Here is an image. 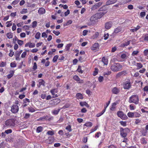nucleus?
Returning <instances> with one entry per match:
<instances>
[{
    "instance_id": "obj_24",
    "label": "nucleus",
    "mask_w": 148,
    "mask_h": 148,
    "mask_svg": "<svg viewBox=\"0 0 148 148\" xmlns=\"http://www.w3.org/2000/svg\"><path fill=\"white\" fill-rule=\"evenodd\" d=\"M140 27L138 25L134 29H131L130 31L132 32H136L140 29Z\"/></svg>"
},
{
    "instance_id": "obj_61",
    "label": "nucleus",
    "mask_w": 148,
    "mask_h": 148,
    "mask_svg": "<svg viewBox=\"0 0 148 148\" xmlns=\"http://www.w3.org/2000/svg\"><path fill=\"white\" fill-rule=\"evenodd\" d=\"M10 65L11 67H14L16 66V64L14 62H11Z\"/></svg>"
},
{
    "instance_id": "obj_64",
    "label": "nucleus",
    "mask_w": 148,
    "mask_h": 148,
    "mask_svg": "<svg viewBox=\"0 0 148 148\" xmlns=\"http://www.w3.org/2000/svg\"><path fill=\"white\" fill-rule=\"evenodd\" d=\"M144 55L145 56H147L148 55V49L145 50L143 52Z\"/></svg>"
},
{
    "instance_id": "obj_46",
    "label": "nucleus",
    "mask_w": 148,
    "mask_h": 148,
    "mask_svg": "<svg viewBox=\"0 0 148 148\" xmlns=\"http://www.w3.org/2000/svg\"><path fill=\"white\" fill-rule=\"evenodd\" d=\"M29 112H33L35 111V109L32 107H30L28 108Z\"/></svg>"
},
{
    "instance_id": "obj_43",
    "label": "nucleus",
    "mask_w": 148,
    "mask_h": 148,
    "mask_svg": "<svg viewBox=\"0 0 148 148\" xmlns=\"http://www.w3.org/2000/svg\"><path fill=\"white\" fill-rule=\"evenodd\" d=\"M72 46V44L70 43L67 44L66 46L65 49L66 51L69 50L70 49V47Z\"/></svg>"
},
{
    "instance_id": "obj_20",
    "label": "nucleus",
    "mask_w": 148,
    "mask_h": 148,
    "mask_svg": "<svg viewBox=\"0 0 148 148\" xmlns=\"http://www.w3.org/2000/svg\"><path fill=\"white\" fill-rule=\"evenodd\" d=\"M76 97L78 99H82L83 97L82 94L80 93H77L76 95Z\"/></svg>"
},
{
    "instance_id": "obj_33",
    "label": "nucleus",
    "mask_w": 148,
    "mask_h": 148,
    "mask_svg": "<svg viewBox=\"0 0 148 148\" xmlns=\"http://www.w3.org/2000/svg\"><path fill=\"white\" fill-rule=\"evenodd\" d=\"M140 142L142 144H145L147 143V141L144 138H142L140 139Z\"/></svg>"
},
{
    "instance_id": "obj_2",
    "label": "nucleus",
    "mask_w": 148,
    "mask_h": 148,
    "mask_svg": "<svg viewBox=\"0 0 148 148\" xmlns=\"http://www.w3.org/2000/svg\"><path fill=\"white\" fill-rule=\"evenodd\" d=\"M110 68L112 71L116 72L122 68V66L119 63H114L112 65Z\"/></svg>"
},
{
    "instance_id": "obj_50",
    "label": "nucleus",
    "mask_w": 148,
    "mask_h": 148,
    "mask_svg": "<svg viewBox=\"0 0 148 148\" xmlns=\"http://www.w3.org/2000/svg\"><path fill=\"white\" fill-rule=\"evenodd\" d=\"M27 12V9H23L21 11V13L22 14H24Z\"/></svg>"
},
{
    "instance_id": "obj_49",
    "label": "nucleus",
    "mask_w": 148,
    "mask_h": 148,
    "mask_svg": "<svg viewBox=\"0 0 148 148\" xmlns=\"http://www.w3.org/2000/svg\"><path fill=\"white\" fill-rule=\"evenodd\" d=\"M58 58V56H55L54 57L53 59V61L54 62H56Z\"/></svg>"
},
{
    "instance_id": "obj_15",
    "label": "nucleus",
    "mask_w": 148,
    "mask_h": 148,
    "mask_svg": "<svg viewBox=\"0 0 148 148\" xmlns=\"http://www.w3.org/2000/svg\"><path fill=\"white\" fill-rule=\"evenodd\" d=\"M45 10L43 8H39L38 10V13L40 14H43L45 13Z\"/></svg>"
},
{
    "instance_id": "obj_45",
    "label": "nucleus",
    "mask_w": 148,
    "mask_h": 148,
    "mask_svg": "<svg viewBox=\"0 0 148 148\" xmlns=\"http://www.w3.org/2000/svg\"><path fill=\"white\" fill-rule=\"evenodd\" d=\"M139 53V51L138 50L132 52V55L133 56L136 55Z\"/></svg>"
},
{
    "instance_id": "obj_59",
    "label": "nucleus",
    "mask_w": 148,
    "mask_h": 148,
    "mask_svg": "<svg viewBox=\"0 0 148 148\" xmlns=\"http://www.w3.org/2000/svg\"><path fill=\"white\" fill-rule=\"evenodd\" d=\"M146 13L145 12H141L140 13V15L141 17H144Z\"/></svg>"
},
{
    "instance_id": "obj_26",
    "label": "nucleus",
    "mask_w": 148,
    "mask_h": 148,
    "mask_svg": "<svg viewBox=\"0 0 148 148\" xmlns=\"http://www.w3.org/2000/svg\"><path fill=\"white\" fill-rule=\"evenodd\" d=\"M60 110V109H58L56 110H55L52 111V113L54 115H56L58 114Z\"/></svg>"
},
{
    "instance_id": "obj_4",
    "label": "nucleus",
    "mask_w": 148,
    "mask_h": 148,
    "mask_svg": "<svg viewBox=\"0 0 148 148\" xmlns=\"http://www.w3.org/2000/svg\"><path fill=\"white\" fill-rule=\"evenodd\" d=\"M5 125L9 127H13L15 124L14 119H9L6 120L5 123Z\"/></svg>"
},
{
    "instance_id": "obj_62",
    "label": "nucleus",
    "mask_w": 148,
    "mask_h": 148,
    "mask_svg": "<svg viewBox=\"0 0 148 148\" xmlns=\"http://www.w3.org/2000/svg\"><path fill=\"white\" fill-rule=\"evenodd\" d=\"M53 33L55 34L56 36H58L60 34V32H59L56 31L55 30H53Z\"/></svg>"
},
{
    "instance_id": "obj_52",
    "label": "nucleus",
    "mask_w": 148,
    "mask_h": 148,
    "mask_svg": "<svg viewBox=\"0 0 148 148\" xmlns=\"http://www.w3.org/2000/svg\"><path fill=\"white\" fill-rule=\"evenodd\" d=\"M72 21L71 20H69L65 24H64V26L68 25H69L71 24L72 23Z\"/></svg>"
},
{
    "instance_id": "obj_34",
    "label": "nucleus",
    "mask_w": 148,
    "mask_h": 148,
    "mask_svg": "<svg viewBox=\"0 0 148 148\" xmlns=\"http://www.w3.org/2000/svg\"><path fill=\"white\" fill-rule=\"evenodd\" d=\"M6 36L9 39H10L12 37V34L11 32L7 33L6 34Z\"/></svg>"
},
{
    "instance_id": "obj_17",
    "label": "nucleus",
    "mask_w": 148,
    "mask_h": 148,
    "mask_svg": "<svg viewBox=\"0 0 148 148\" xmlns=\"http://www.w3.org/2000/svg\"><path fill=\"white\" fill-rule=\"evenodd\" d=\"M112 22H109L105 24V27L106 29H110L112 26Z\"/></svg>"
},
{
    "instance_id": "obj_13",
    "label": "nucleus",
    "mask_w": 148,
    "mask_h": 148,
    "mask_svg": "<svg viewBox=\"0 0 148 148\" xmlns=\"http://www.w3.org/2000/svg\"><path fill=\"white\" fill-rule=\"evenodd\" d=\"M99 11H103L101 12L102 13H105V14L107 12V9L105 7V6H103L100 8L99 10Z\"/></svg>"
},
{
    "instance_id": "obj_40",
    "label": "nucleus",
    "mask_w": 148,
    "mask_h": 148,
    "mask_svg": "<svg viewBox=\"0 0 148 148\" xmlns=\"http://www.w3.org/2000/svg\"><path fill=\"white\" fill-rule=\"evenodd\" d=\"M105 110H103L100 112L99 113L97 114L96 116L97 117H99L102 115L105 112Z\"/></svg>"
},
{
    "instance_id": "obj_51",
    "label": "nucleus",
    "mask_w": 148,
    "mask_h": 148,
    "mask_svg": "<svg viewBox=\"0 0 148 148\" xmlns=\"http://www.w3.org/2000/svg\"><path fill=\"white\" fill-rule=\"evenodd\" d=\"M47 134L49 135H53L54 134V133L53 131H49L47 133Z\"/></svg>"
},
{
    "instance_id": "obj_53",
    "label": "nucleus",
    "mask_w": 148,
    "mask_h": 148,
    "mask_svg": "<svg viewBox=\"0 0 148 148\" xmlns=\"http://www.w3.org/2000/svg\"><path fill=\"white\" fill-rule=\"evenodd\" d=\"M120 123L123 126H125L126 125V123L125 121H121L120 122Z\"/></svg>"
},
{
    "instance_id": "obj_6",
    "label": "nucleus",
    "mask_w": 148,
    "mask_h": 148,
    "mask_svg": "<svg viewBox=\"0 0 148 148\" xmlns=\"http://www.w3.org/2000/svg\"><path fill=\"white\" fill-rule=\"evenodd\" d=\"M18 110V106L17 105H13L11 107V111L13 113L17 112Z\"/></svg>"
},
{
    "instance_id": "obj_22",
    "label": "nucleus",
    "mask_w": 148,
    "mask_h": 148,
    "mask_svg": "<svg viewBox=\"0 0 148 148\" xmlns=\"http://www.w3.org/2000/svg\"><path fill=\"white\" fill-rule=\"evenodd\" d=\"M102 61L105 65H107L108 64V59L105 57L102 58Z\"/></svg>"
},
{
    "instance_id": "obj_56",
    "label": "nucleus",
    "mask_w": 148,
    "mask_h": 148,
    "mask_svg": "<svg viewBox=\"0 0 148 148\" xmlns=\"http://www.w3.org/2000/svg\"><path fill=\"white\" fill-rule=\"evenodd\" d=\"M103 76H100L98 78V80L100 82H101L103 81Z\"/></svg>"
},
{
    "instance_id": "obj_9",
    "label": "nucleus",
    "mask_w": 148,
    "mask_h": 148,
    "mask_svg": "<svg viewBox=\"0 0 148 148\" xmlns=\"http://www.w3.org/2000/svg\"><path fill=\"white\" fill-rule=\"evenodd\" d=\"M131 86V84L129 81H126L124 84L123 88L125 89H128Z\"/></svg>"
},
{
    "instance_id": "obj_7",
    "label": "nucleus",
    "mask_w": 148,
    "mask_h": 148,
    "mask_svg": "<svg viewBox=\"0 0 148 148\" xmlns=\"http://www.w3.org/2000/svg\"><path fill=\"white\" fill-rule=\"evenodd\" d=\"M58 92V90L56 88L50 90V92L53 95L52 98H56L58 97V95L55 94V93H57Z\"/></svg>"
},
{
    "instance_id": "obj_12",
    "label": "nucleus",
    "mask_w": 148,
    "mask_h": 148,
    "mask_svg": "<svg viewBox=\"0 0 148 148\" xmlns=\"http://www.w3.org/2000/svg\"><path fill=\"white\" fill-rule=\"evenodd\" d=\"M112 92L114 94H117L119 92L120 90L118 88L115 87L112 89Z\"/></svg>"
},
{
    "instance_id": "obj_47",
    "label": "nucleus",
    "mask_w": 148,
    "mask_h": 148,
    "mask_svg": "<svg viewBox=\"0 0 148 148\" xmlns=\"http://www.w3.org/2000/svg\"><path fill=\"white\" fill-rule=\"evenodd\" d=\"M17 42L19 45L21 46L23 44V41L21 40H17Z\"/></svg>"
},
{
    "instance_id": "obj_58",
    "label": "nucleus",
    "mask_w": 148,
    "mask_h": 148,
    "mask_svg": "<svg viewBox=\"0 0 148 148\" xmlns=\"http://www.w3.org/2000/svg\"><path fill=\"white\" fill-rule=\"evenodd\" d=\"M98 8L97 5L95 4L94 5L92 6V7L91 8L92 10H95L96 9Z\"/></svg>"
},
{
    "instance_id": "obj_3",
    "label": "nucleus",
    "mask_w": 148,
    "mask_h": 148,
    "mask_svg": "<svg viewBox=\"0 0 148 148\" xmlns=\"http://www.w3.org/2000/svg\"><path fill=\"white\" fill-rule=\"evenodd\" d=\"M130 132V130L127 128L125 129L121 128L120 129V135L122 137L125 138L127 134Z\"/></svg>"
},
{
    "instance_id": "obj_23",
    "label": "nucleus",
    "mask_w": 148,
    "mask_h": 148,
    "mask_svg": "<svg viewBox=\"0 0 148 148\" xmlns=\"http://www.w3.org/2000/svg\"><path fill=\"white\" fill-rule=\"evenodd\" d=\"M121 27H118L116 28L115 29L114 32L115 33L117 34L121 31Z\"/></svg>"
},
{
    "instance_id": "obj_54",
    "label": "nucleus",
    "mask_w": 148,
    "mask_h": 148,
    "mask_svg": "<svg viewBox=\"0 0 148 148\" xmlns=\"http://www.w3.org/2000/svg\"><path fill=\"white\" fill-rule=\"evenodd\" d=\"M98 73V70L97 68H95V71L93 72V75L94 76L96 75Z\"/></svg>"
},
{
    "instance_id": "obj_16",
    "label": "nucleus",
    "mask_w": 148,
    "mask_h": 148,
    "mask_svg": "<svg viewBox=\"0 0 148 148\" xmlns=\"http://www.w3.org/2000/svg\"><path fill=\"white\" fill-rule=\"evenodd\" d=\"M35 46V44L33 43L28 42L25 45V47H29L30 48H33Z\"/></svg>"
},
{
    "instance_id": "obj_1",
    "label": "nucleus",
    "mask_w": 148,
    "mask_h": 148,
    "mask_svg": "<svg viewBox=\"0 0 148 148\" xmlns=\"http://www.w3.org/2000/svg\"><path fill=\"white\" fill-rule=\"evenodd\" d=\"M128 102L130 103H134L136 105L138 104L139 102V98L138 95L135 94L132 95L129 99Z\"/></svg>"
},
{
    "instance_id": "obj_39",
    "label": "nucleus",
    "mask_w": 148,
    "mask_h": 148,
    "mask_svg": "<svg viewBox=\"0 0 148 148\" xmlns=\"http://www.w3.org/2000/svg\"><path fill=\"white\" fill-rule=\"evenodd\" d=\"M37 26V22L36 21H34L32 23V28H35Z\"/></svg>"
},
{
    "instance_id": "obj_27",
    "label": "nucleus",
    "mask_w": 148,
    "mask_h": 148,
    "mask_svg": "<svg viewBox=\"0 0 148 148\" xmlns=\"http://www.w3.org/2000/svg\"><path fill=\"white\" fill-rule=\"evenodd\" d=\"M84 125L87 127H91L92 126V123L90 122H88L86 123Z\"/></svg>"
},
{
    "instance_id": "obj_38",
    "label": "nucleus",
    "mask_w": 148,
    "mask_h": 148,
    "mask_svg": "<svg viewBox=\"0 0 148 148\" xmlns=\"http://www.w3.org/2000/svg\"><path fill=\"white\" fill-rule=\"evenodd\" d=\"M134 112H129L127 114V115L130 118L134 117Z\"/></svg>"
},
{
    "instance_id": "obj_44",
    "label": "nucleus",
    "mask_w": 148,
    "mask_h": 148,
    "mask_svg": "<svg viewBox=\"0 0 148 148\" xmlns=\"http://www.w3.org/2000/svg\"><path fill=\"white\" fill-rule=\"evenodd\" d=\"M130 43V41H128L127 42L123 43L121 45V46L122 47H124L125 46H127Z\"/></svg>"
},
{
    "instance_id": "obj_11",
    "label": "nucleus",
    "mask_w": 148,
    "mask_h": 148,
    "mask_svg": "<svg viewBox=\"0 0 148 148\" xmlns=\"http://www.w3.org/2000/svg\"><path fill=\"white\" fill-rule=\"evenodd\" d=\"M99 47V45L98 43H95L93 44L91 47L92 50H97Z\"/></svg>"
},
{
    "instance_id": "obj_18",
    "label": "nucleus",
    "mask_w": 148,
    "mask_h": 148,
    "mask_svg": "<svg viewBox=\"0 0 148 148\" xmlns=\"http://www.w3.org/2000/svg\"><path fill=\"white\" fill-rule=\"evenodd\" d=\"M117 1V0H108L106 3V5L112 4L115 3Z\"/></svg>"
},
{
    "instance_id": "obj_41",
    "label": "nucleus",
    "mask_w": 148,
    "mask_h": 148,
    "mask_svg": "<svg viewBox=\"0 0 148 148\" xmlns=\"http://www.w3.org/2000/svg\"><path fill=\"white\" fill-rule=\"evenodd\" d=\"M129 108L131 110H133L135 109V106L133 104H131L129 106Z\"/></svg>"
},
{
    "instance_id": "obj_36",
    "label": "nucleus",
    "mask_w": 148,
    "mask_h": 148,
    "mask_svg": "<svg viewBox=\"0 0 148 148\" xmlns=\"http://www.w3.org/2000/svg\"><path fill=\"white\" fill-rule=\"evenodd\" d=\"M42 128L41 126H39L36 129V132L37 133H39L42 131Z\"/></svg>"
},
{
    "instance_id": "obj_10",
    "label": "nucleus",
    "mask_w": 148,
    "mask_h": 148,
    "mask_svg": "<svg viewBox=\"0 0 148 148\" xmlns=\"http://www.w3.org/2000/svg\"><path fill=\"white\" fill-rule=\"evenodd\" d=\"M73 78L79 83H84V80L82 79H81L77 75H75L73 77Z\"/></svg>"
},
{
    "instance_id": "obj_60",
    "label": "nucleus",
    "mask_w": 148,
    "mask_h": 148,
    "mask_svg": "<svg viewBox=\"0 0 148 148\" xmlns=\"http://www.w3.org/2000/svg\"><path fill=\"white\" fill-rule=\"evenodd\" d=\"M14 52L12 51V50H10V53L9 54V56L10 57H12L14 55Z\"/></svg>"
},
{
    "instance_id": "obj_37",
    "label": "nucleus",
    "mask_w": 148,
    "mask_h": 148,
    "mask_svg": "<svg viewBox=\"0 0 148 148\" xmlns=\"http://www.w3.org/2000/svg\"><path fill=\"white\" fill-rule=\"evenodd\" d=\"M134 117H139L140 116V114L136 112H134Z\"/></svg>"
},
{
    "instance_id": "obj_30",
    "label": "nucleus",
    "mask_w": 148,
    "mask_h": 148,
    "mask_svg": "<svg viewBox=\"0 0 148 148\" xmlns=\"http://www.w3.org/2000/svg\"><path fill=\"white\" fill-rule=\"evenodd\" d=\"M136 66L137 67V69H139L143 67L142 64L140 63H137Z\"/></svg>"
},
{
    "instance_id": "obj_48",
    "label": "nucleus",
    "mask_w": 148,
    "mask_h": 148,
    "mask_svg": "<svg viewBox=\"0 0 148 148\" xmlns=\"http://www.w3.org/2000/svg\"><path fill=\"white\" fill-rule=\"evenodd\" d=\"M22 52V50H21L20 51H17L15 53V55L16 56H19L21 53Z\"/></svg>"
},
{
    "instance_id": "obj_31",
    "label": "nucleus",
    "mask_w": 148,
    "mask_h": 148,
    "mask_svg": "<svg viewBox=\"0 0 148 148\" xmlns=\"http://www.w3.org/2000/svg\"><path fill=\"white\" fill-rule=\"evenodd\" d=\"M143 38H144V40L145 41H148V34H144L143 36Z\"/></svg>"
},
{
    "instance_id": "obj_57",
    "label": "nucleus",
    "mask_w": 148,
    "mask_h": 148,
    "mask_svg": "<svg viewBox=\"0 0 148 148\" xmlns=\"http://www.w3.org/2000/svg\"><path fill=\"white\" fill-rule=\"evenodd\" d=\"M5 132L6 134H8L12 133V131L11 129H8L5 130Z\"/></svg>"
},
{
    "instance_id": "obj_55",
    "label": "nucleus",
    "mask_w": 148,
    "mask_h": 148,
    "mask_svg": "<svg viewBox=\"0 0 148 148\" xmlns=\"http://www.w3.org/2000/svg\"><path fill=\"white\" fill-rule=\"evenodd\" d=\"M77 71L79 73H82L83 72V71L81 69V67L80 66H79L77 70Z\"/></svg>"
},
{
    "instance_id": "obj_14",
    "label": "nucleus",
    "mask_w": 148,
    "mask_h": 148,
    "mask_svg": "<svg viewBox=\"0 0 148 148\" xmlns=\"http://www.w3.org/2000/svg\"><path fill=\"white\" fill-rule=\"evenodd\" d=\"M105 12L102 13L100 12L95 14V15L96 17V18L97 19L100 18L103 16L105 14Z\"/></svg>"
},
{
    "instance_id": "obj_28",
    "label": "nucleus",
    "mask_w": 148,
    "mask_h": 148,
    "mask_svg": "<svg viewBox=\"0 0 148 148\" xmlns=\"http://www.w3.org/2000/svg\"><path fill=\"white\" fill-rule=\"evenodd\" d=\"M38 82L40 86L42 85L43 86H45V82L42 79H40L38 80Z\"/></svg>"
},
{
    "instance_id": "obj_35",
    "label": "nucleus",
    "mask_w": 148,
    "mask_h": 148,
    "mask_svg": "<svg viewBox=\"0 0 148 148\" xmlns=\"http://www.w3.org/2000/svg\"><path fill=\"white\" fill-rule=\"evenodd\" d=\"M40 35L41 34L39 32H38L36 33L35 36V38L36 39H39L40 36Z\"/></svg>"
},
{
    "instance_id": "obj_8",
    "label": "nucleus",
    "mask_w": 148,
    "mask_h": 148,
    "mask_svg": "<svg viewBox=\"0 0 148 148\" xmlns=\"http://www.w3.org/2000/svg\"><path fill=\"white\" fill-rule=\"evenodd\" d=\"M60 101V100L59 99H55L51 101L50 104L53 105H56L59 103Z\"/></svg>"
},
{
    "instance_id": "obj_63",
    "label": "nucleus",
    "mask_w": 148,
    "mask_h": 148,
    "mask_svg": "<svg viewBox=\"0 0 148 148\" xmlns=\"http://www.w3.org/2000/svg\"><path fill=\"white\" fill-rule=\"evenodd\" d=\"M16 25L15 23L13 24V25L12 27V29L13 31L15 30L16 29Z\"/></svg>"
},
{
    "instance_id": "obj_19",
    "label": "nucleus",
    "mask_w": 148,
    "mask_h": 148,
    "mask_svg": "<svg viewBox=\"0 0 148 148\" xmlns=\"http://www.w3.org/2000/svg\"><path fill=\"white\" fill-rule=\"evenodd\" d=\"M96 19H97L96 18V17L95 15L92 16L90 19V21H91V23L89 24V25H90L93 23L95 22V20Z\"/></svg>"
},
{
    "instance_id": "obj_21",
    "label": "nucleus",
    "mask_w": 148,
    "mask_h": 148,
    "mask_svg": "<svg viewBox=\"0 0 148 148\" xmlns=\"http://www.w3.org/2000/svg\"><path fill=\"white\" fill-rule=\"evenodd\" d=\"M14 71L11 70L10 72V74L7 75V77L8 79L12 77L14 75Z\"/></svg>"
},
{
    "instance_id": "obj_32",
    "label": "nucleus",
    "mask_w": 148,
    "mask_h": 148,
    "mask_svg": "<svg viewBox=\"0 0 148 148\" xmlns=\"http://www.w3.org/2000/svg\"><path fill=\"white\" fill-rule=\"evenodd\" d=\"M121 58L123 60H126L127 57V55L125 53L122 54L121 55Z\"/></svg>"
},
{
    "instance_id": "obj_42",
    "label": "nucleus",
    "mask_w": 148,
    "mask_h": 148,
    "mask_svg": "<svg viewBox=\"0 0 148 148\" xmlns=\"http://www.w3.org/2000/svg\"><path fill=\"white\" fill-rule=\"evenodd\" d=\"M80 105L82 106H88V104L86 102H80Z\"/></svg>"
},
{
    "instance_id": "obj_25",
    "label": "nucleus",
    "mask_w": 148,
    "mask_h": 148,
    "mask_svg": "<svg viewBox=\"0 0 148 148\" xmlns=\"http://www.w3.org/2000/svg\"><path fill=\"white\" fill-rule=\"evenodd\" d=\"M125 71H123L119 72L117 74L116 76L117 78L119 77L122 75H125Z\"/></svg>"
},
{
    "instance_id": "obj_29",
    "label": "nucleus",
    "mask_w": 148,
    "mask_h": 148,
    "mask_svg": "<svg viewBox=\"0 0 148 148\" xmlns=\"http://www.w3.org/2000/svg\"><path fill=\"white\" fill-rule=\"evenodd\" d=\"M116 103H114L112 104L110 109L112 111L114 110L115 108H116Z\"/></svg>"
},
{
    "instance_id": "obj_5",
    "label": "nucleus",
    "mask_w": 148,
    "mask_h": 148,
    "mask_svg": "<svg viewBox=\"0 0 148 148\" xmlns=\"http://www.w3.org/2000/svg\"><path fill=\"white\" fill-rule=\"evenodd\" d=\"M118 116L121 118L122 120H126L128 117L127 115L121 111H119L117 113Z\"/></svg>"
}]
</instances>
